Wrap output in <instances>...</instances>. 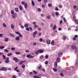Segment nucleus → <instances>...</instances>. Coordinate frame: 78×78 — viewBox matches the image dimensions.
I'll return each instance as SVG.
<instances>
[{"instance_id":"nucleus-1","label":"nucleus","mask_w":78,"mask_h":78,"mask_svg":"<svg viewBox=\"0 0 78 78\" xmlns=\"http://www.w3.org/2000/svg\"><path fill=\"white\" fill-rule=\"evenodd\" d=\"M9 58H8V57H7L6 58H5V63H7V64H8V63H9Z\"/></svg>"},{"instance_id":"nucleus-2","label":"nucleus","mask_w":78,"mask_h":78,"mask_svg":"<svg viewBox=\"0 0 78 78\" xmlns=\"http://www.w3.org/2000/svg\"><path fill=\"white\" fill-rule=\"evenodd\" d=\"M13 60L15 61V62H19V59H18L16 57H14L13 58Z\"/></svg>"},{"instance_id":"nucleus-3","label":"nucleus","mask_w":78,"mask_h":78,"mask_svg":"<svg viewBox=\"0 0 78 78\" xmlns=\"http://www.w3.org/2000/svg\"><path fill=\"white\" fill-rule=\"evenodd\" d=\"M0 70H7V69L5 67H2L1 68V69H0Z\"/></svg>"},{"instance_id":"nucleus-4","label":"nucleus","mask_w":78,"mask_h":78,"mask_svg":"<svg viewBox=\"0 0 78 78\" xmlns=\"http://www.w3.org/2000/svg\"><path fill=\"white\" fill-rule=\"evenodd\" d=\"M26 57L28 58H34V56H31V55L30 54L27 55Z\"/></svg>"},{"instance_id":"nucleus-5","label":"nucleus","mask_w":78,"mask_h":78,"mask_svg":"<svg viewBox=\"0 0 78 78\" xmlns=\"http://www.w3.org/2000/svg\"><path fill=\"white\" fill-rule=\"evenodd\" d=\"M47 44H50L51 42L50 41V40H47Z\"/></svg>"},{"instance_id":"nucleus-6","label":"nucleus","mask_w":78,"mask_h":78,"mask_svg":"<svg viewBox=\"0 0 78 78\" xmlns=\"http://www.w3.org/2000/svg\"><path fill=\"white\" fill-rule=\"evenodd\" d=\"M71 48L72 49H75L76 48V46L75 45H73L71 46Z\"/></svg>"},{"instance_id":"nucleus-7","label":"nucleus","mask_w":78,"mask_h":78,"mask_svg":"<svg viewBox=\"0 0 78 78\" xmlns=\"http://www.w3.org/2000/svg\"><path fill=\"white\" fill-rule=\"evenodd\" d=\"M15 39H16V41H20V37H19V36H18L16 37Z\"/></svg>"},{"instance_id":"nucleus-8","label":"nucleus","mask_w":78,"mask_h":78,"mask_svg":"<svg viewBox=\"0 0 78 78\" xmlns=\"http://www.w3.org/2000/svg\"><path fill=\"white\" fill-rule=\"evenodd\" d=\"M31 5L33 6H34L35 3H34V2L33 0H32L31 1Z\"/></svg>"},{"instance_id":"nucleus-9","label":"nucleus","mask_w":78,"mask_h":78,"mask_svg":"<svg viewBox=\"0 0 78 78\" xmlns=\"http://www.w3.org/2000/svg\"><path fill=\"white\" fill-rule=\"evenodd\" d=\"M38 51L40 53H42L44 52V51L42 49H39Z\"/></svg>"},{"instance_id":"nucleus-10","label":"nucleus","mask_w":78,"mask_h":78,"mask_svg":"<svg viewBox=\"0 0 78 78\" xmlns=\"http://www.w3.org/2000/svg\"><path fill=\"white\" fill-rule=\"evenodd\" d=\"M19 8L21 11H22L23 10V9H22V6L21 5H20L19 6Z\"/></svg>"},{"instance_id":"nucleus-11","label":"nucleus","mask_w":78,"mask_h":78,"mask_svg":"<svg viewBox=\"0 0 78 78\" xmlns=\"http://www.w3.org/2000/svg\"><path fill=\"white\" fill-rule=\"evenodd\" d=\"M60 60L61 59H60V58L59 57L57 58V61L58 62H60Z\"/></svg>"},{"instance_id":"nucleus-12","label":"nucleus","mask_w":78,"mask_h":78,"mask_svg":"<svg viewBox=\"0 0 78 78\" xmlns=\"http://www.w3.org/2000/svg\"><path fill=\"white\" fill-rule=\"evenodd\" d=\"M62 55H63V53H60L58 55V57H61V56H62Z\"/></svg>"},{"instance_id":"nucleus-13","label":"nucleus","mask_w":78,"mask_h":78,"mask_svg":"<svg viewBox=\"0 0 78 78\" xmlns=\"http://www.w3.org/2000/svg\"><path fill=\"white\" fill-rule=\"evenodd\" d=\"M11 27L12 29H14V26L13 24H11Z\"/></svg>"},{"instance_id":"nucleus-14","label":"nucleus","mask_w":78,"mask_h":78,"mask_svg":"<svg viewBox=\"0 0 78 78\" xmlns=\"http://www.w3.org/2000/svg\"><path fill=\"white\" fill-rule=\"evenodd\" d=\"M51 44L52 45H54V44H55V41L54 40H52L51 41Z\"/></svg>"},{"instance_id":"nucleus-15","label":"nucleus","mask_w":78,"mask_h":78,"mask_svg":"<svg viewBox=\"0 0 78 78\" xmlns=\"http://www.w3.org/2000/svg\"><path fill=\"white\" fill-rule=\"evenodd\" d=\"M10 36H11V37H15V35L12 34H10Z\"/></svg>"},{"instance_id":"nucleus-16","label":"nucleus","mask_w":78,"mask_h":78,"mask_svg":"<svg viewBox=\"0 0 78 78\" xmlns=\"http://www.w3.org/2000/svg\"><path fill=\"white\" fill-rule=\"evenodd\" d=\"M15 11L16 12H19V9L17 8H15Z\"/></svg>"},{"instance_id":"nucleus-17","label":"nucleus","mask_w":78,"mask_h":78,"mask_svg":"<svg viewBox=\"0 0 78 78\" xmlns=\"http://www.w3.org/2000/svg\"><path fill=\"white\" fill-rule=\"evenodd\" d=\"M24 8H27L28 7V5L27 3H25L24 5Z\"/></svg>"},{"instance_id":"nucleus-18","label":"nucleus","mask_w":78,"mask_h":78,"mask_svg":"<svg viewBox=\"0 0 78 78\" xmlns=\"http://www.w3.org/2000/svg\"><path fill=\"white\" fill-rule=\"evenodd\" d=\"M24 62V61H21L19 63V65H21V64H22Z\"/></svg>"},{"instance_id":"nucleus-19","label":"nucleus","mask_w":78,"mask_h":78,"mask_svg":"<svg viewBox=\"0 0 78 78\" xmlns=\"http://www.w3.org/2000/svg\"><path fill=\"white\" fill-rule=\"evenodd\" d=\"M51 14L52 16L53 17H55V12H51Z\"/></svg>"},{"instance_id":"nucleus-20","label":"nucleus","mask_w":78,"mask_h":78,"mask_svg":"<svg viewBox=\"0 0 78 78\" xmlns=\"http://www.w3.org/2000/svg\"><path fill=\"white\" fill-rule=\"evenodd\" d=\"M2 25L3 27H6V24H5V23H3L2 24Z\"/></svg>"},{"instance_id":"nucleus-21","label":"nucleus","mask_w":78,"mask_h":78,"mask_svg":"<svg viewBox=\"0 0 78 78\" xmlns=\"http://www.w3.org/2000/svg\"><path fill=\"white\" fill-rule=\"evenodd\" d=\"M67 39V37H66L64 36L63 37V40L64 41H66V39Z\"/></svg>"},{"instance_id":"nucleus-22","label":"nucleus","mask_w":78,"mask_h":78,"mask_svg":"<svg viewBox=\"0 0 78 78\" xmlns=\"http://www.w3.org/2000/svg\"><path fill=\"white\" fill-rule=\"evenodd\" d=\"M34 28H36L38 27V26H37V25L36 24V25H34Z\"/></svg>"},{"instance_id":"nucleus-23","label":"nucleus","mask_w":78,"mask_h":78,"mask_svg":"<svg viewBox=\"0 0 78 78\" xmlns=\"http://www.w3.org/2000/svg\"><path fill=\"white\" fill-rule=\"evenodd\" d=\"M24 26L25 28H27V27H28V24H26L24 25Z\"/></svg>"},{"instance_id":"nucleus-24","label":"nucleus","mask_w":78,"mask_h":78,"mask_svg":"<svg viewBox=\"0 0 78 78\" xmlns=\"http://www.w3.org/2000/svg\"><path fill=\"white\" fill-rule=\"evenodd\" d=\"M11 55H12V53H9L7 54L8 56H11Z\"/></svg>"},{"instance_id":"nucleus-25","label":"nucleus","mask_w":78,"mask_h":78,"mask_svg":"<svg viewBox=\"0 0 78 78\" xmlns=\"http://www.w3.org/2000/svg\"><path fill=\"white\" fill-rule=\"evenodd\" d=\"M4 51H5V52L6 53H8V52H9V51L8 50V49H5L4 50Z\"/></svg>"},{"instance_id":"nucleus-26","label":"nucleus","mask_w":78,"mask_h":78,"mask_svg":"<svg viewBox=\"0 0 78 78\" xmlns=\"http://www.w3.org/2000/svg\"><path fill=\"white\" fill-rule=\"evenodd\" d=\"M15 53L16 55H20L21 53L20 52H15Z\"/></svg>"},{"instance_id":"nucleus-27","label":"nucleus","mask_w":78,"mask_h":78,"mask_svg":"<svg viewBox=\"0 0 78 78\" xmlns=\"http://www.w3.org/2000/svg\"><path fill=\"white\" fill-rule=\"evenodd\" d=\"M33 72L35 74H37V72L35 70H33Z\"/></svg>"},{"instance_id":"nucleus-28","label":"nucleus","mask_w":78,"mask_h":78,"mask_svg":"<svg viewBox=\"0 0 78 78\" xmlns=\"http://www.w3.org/2000/svg\"><path fill=\"white\" fill-rule=\"evenodd\" d=\"M5 42H8V39L7 38H5Z\"/></svg>"},{"instance_id":"nucleus-29","label":"nucleus","mask_w":78,"mask_h":78,"mask_svg":"<svg viewBox=\"0 0 78 78\" xmlns=\"http://www.w3.org/2000/svg\"><path fill=\"white\" fill-rule=\"evenodd\" d=\"M51 17V16H50V15H49L47 17V19H50Z\"/></svg>"},{"instance_id":"nucleus-30","label":"nucleus","mask_w":78,"mask_h":78,"mask_svg":"<svg viewBox=\"0 0 78 78\" xmlns=\"http://www.w3.org/2000/svg\"><path fill=\"white\" fill-rule=\"evenodd\" d=\"M75 61H76V65L78 64V62H77V61H78V58L76 59Z\"/></svg>"},{"instance_id":"nucleus-31","label":"nucleus","mask_w":78,"mask_h":78,"mask_svg":"<svg viewBox=\"0 0 78 78\" xmlns=\"http://www.w3.org/2000/svg\"><path fill=\"white\" fill-rule=\"evenodd\" d=\"M48 6L49 7H52V5H51V4H48Z\"/></svg>"},{"instance_id":"nucleus-32","label":"nucleus","mask_w":78,"mask_h":78,"mask_svg":"<svg viewBox=\"0 0 78 78\" xmlns=\"http://www.w3.org/2000/svg\"><path fill=\"white\" fill-rule=\"evenodd\" d=\"M56 28V25H54V26L53 27V30H55Z\"/></svg>"},{"instance_id":"nucleus-33","label":"nucleus","mask_w":78,"mask_h":78,"mask_svg":"<svg viewBox=\"0 0 78 78\" xmlns=\"http://www.w3.org/2000/svg\"><path fill=\"white\" fill-rule=\"evenodd\" d=\"M39 41L40 42H42V41H43V39H42V38H41L39 39Z\"/></svg>"},{"instance_id":"nucleus-34","label":"nucleus","mask_w":78,"mask_h":78,"mask_svg":"<svg viewBox=\"0 0 78 78\" xmlns=\"http://www.w3.org/2000/svg\"><path fill=\"white\" fill-rule=\"evenodd\" d=\"M5 46H2L0 47V49H3L5 48Z\"/></svg>"},{"instance_id":"nucleus-35","label":"nucleus","mask_w":78,"mask_h":78,"mask_svg":"<svg viewBox=\"0 0 78 78\" xmlns=\"http://www.w3.org/2000/svg\"><path fill=\"white\" fill-rule=\"evenodd\" d=\"M55 15L57 16H58L59 15V12H55Z\"/></svg>"},{"instance_id":"nucleus-36","label":"nucleus","mask_w":78,"mask_h":78,"mask_svg":"<svg viewBox=\"0 0 78 78\" xmlns=\"http://www.w3.org/2000/svg\"><path fill=\"white\" fill-rule=\"evenodd\" d=\"M39 50H38L37 51H36L35 52V54H36V55H37V54H38V53H39Z\"/></svg>"},{"instance_id":"nucleus-37","label":"nucleus","mask_w":78,"mask_h":78,"mask_svg":"<svg viewBox=\"0 0 78 78\" xmlns=\"http://www.w3.org/2000/svg\"><path fill=\"white\" fill-rule=\"evenodd\" d=\"M39 66H38L37 67L38 69H40L42 67V66L41 65H39Z\"/></svg>"},{"instance_id":"nucleus-38","label":"nucleus","mask_w":78,"mask_h":78,"mask_svg":"<svg viewBox=\"0 0 78 78\" xmlns=\"http://www.w3.org/2000/svg\"><path fill=\"white\" fill-rule=\"evenodd\" d=\"M2 57H3V59H6V56H5V55H3Z\"/></svg>"},{"instance_id":"nucleus-39","label":"nucleus","mask_w":78,"mask_h":78,"mask_svg":"<svg viewBox=\"0 0 78 78\" xmlns=\"http://www.w3.org/2000/svg\"><path fill=\"white\" fill-rule=\"evenodd\" d=\"M37 31H34V32L33 34H35V35H36V34H37Z\"/></svg>"},{"instance_id":"nucleus-40","label":"nucleus","mask_w":78,"mask_h":78,"mask_svg":"<svg viewBox=\"0 0 78 78\" xmlns=\"http://www.w3.org/2000/svg\"><path fill=\"white\" fill-rule=\"evenodd\" d=\"M37 10H38V11H39V12H41V9L40 8H38Z\"/></svg>"},{"instance_id":"nucleus-41","label":"nucleus","mask_w":78,"mask_h":78,"mask_svg":"<svg viewBox=\"0 0 78 78\" xmlns=\"http://www.w3.org/2000/svg\"><path fill=\"white\" fill-rule=\"evenodd\" d=\"M75 21L76 22V23L78 24V20H75Z\"/></svg>"},{"instance_id":"nucleus-42","label":"nucleus","mask_w":78,"mask_h":78,"mask_svg":"<svg viewBox=\"0 0 78 78\" xmlns=\"http://www.w3.org/2000/svg\"><path fill=\"white\" fill-rule=\"evenodd\" d=\"M53 70L54 71V72H57V71H58V70H57V69H56V68H53Z\"/></svg>"},{"instance_id":"nucleus-43","label":"nucleus","mask_w":78,"mask_h":78,"mask_svg":"<svg viewBox=\"0 0 78 78\" xmlns=\"http://www.w3.org/2000/svg\"><path fill=\"white\" fill-rule=\"evenodd\" d=\"M57 62H55V67H58V65H57Z\"/></svg>"},{"instance_id":"nucleus-44","label":"nucleus","mask_w":78,"mask_h":78,"mask_svg":"<svg viewBox=\"0 0 78 78\" xmlns=\"http://www.w3.org/2000/svg\"><path fill=\"white\" fill-rule=\"evenodd\" d=\"M55 11H58L59 10V9H58V7H56L55 8Z\"/></svg>"},{"instance_id":"nucleus-45","label":"nucleus","mask_w":78,"mask_h":78,"mask_svg":"<svg viewBox=\"0 0 78 78\" xmlns=\"http://www.w3.org/2000/svg\"><path fill=\"white\" fill-rule=\"evenodd\" d=\"M25 67V65H22V68L23 69H24Z\"/></svg>"},{"instance_id":"nucleus-46","label":"nucleus","mask_w":78,"mask_h":78,"mask_svg":"<svg viewBox=\"0 0 78 78\" xmlns=\"http://www.w3.org/2000/svg\"><path fill=\"white\" fill-rule=\"evenodd\" d=\"M44 58V55H41L40 57V59H42V58Z\"/></svg>"},{"instance_id":"nucleus-47","label":"nucleus","mask_w":78,"mask_h":78,"mask_svg":"<svg viewBox=\"0 0 78 78\" xmlns=\"http://www.w3.org/2000/svg\"><path fill=\"white\" fill-rule=\"evenodd\" d=\"M19 37H22V35L20 34H20H19Z\"/></svg>"},{"instance_id":"nucleus-48","label":"nucleus","mask_w":78,"mask_h":78,"mask_svg":"<svg viewBox=\"0 0 78 78\" xmlns=\"http://www.w3.org/2000/svg\"><path fill=\"white\" fill-rule=\"evenodd\" d=\"M21 4L22 5H24V4H25V2H24V1H22L21 2Z\"/></svg>"},{"instance_id":"nucleus-49","label":"nucleus","mask_w":78,"mask_h":78,"mask_svg":"<svg viewBox=\"0 0 78 78\" xmlns=\"http://www.w3.org/2000/svg\"><path fill=\"white\" fill-rule=\"evenodd\" d=\"M20 28H22V29H23V28H24V26H23L22 25H21L20 26Z\"/></svg>"},{"instance_id":"nucleus-50","label":"nucleus","mask_w":78,"mask_h":78,"mask_svg":"<svg viewBox=\"0 0 78 78\" xmlns=\"http://www.w3.org/2000/svg\"><path fill=\"white\" fill-rule=\"evenodd\" d=\"M37 44V43L36 42H34V43L33 45L34 46H36Z\"/></svg>"},{"instance_id":"nucleus-51","label":"nucleus","mask_w":78,"mask_h":78,"mask_svg":"<svg viewBox=\"0 0 78 78\" xmlns=\"http://www.w3.org/2000/svg\"><path fill=\"white\" fill-rule=\"evenodd\" d=\"M58 7L59 8H62V6L61 5H58Z\"/></svg>"},{"instance_id":"nucleus-52","label":"nucleus","mask_w":78,"mask_h":78,"mask_svg":"<svg viewBox=\"0 0 78 78\" xmlns=\"http://www.w3.org/2000/svg\"><path fill=\"white\" fill-rule=\"evenodd\" d=\"M11 12L12 14H14V11L13 10L11 11Z\"/></svg>"},{"instance_id":"nucleus-53","label":"nucleus","mask_w":78,"mask_h":78,"mask_svg":"<svg viewBox=\"0 0 78 78\" xmlns=\"http://www.w3.org/2000/svg\"><path fill=\"white\" fill-rule=\"evenodd\" d=\"M12 17L14 19L16 18V15H12Z\"/></svg>"},{"instance_id":"nucleus-54","label":"nucleus","mask_w":78,"mask_h":78,"mask_svg":"<svg viewBox=\"0 0 78 78\" xmlns=\"http://www.w3.org/2000/svg\"><path fill=\"white\" fill-rule=\"evenodd\" d=\"M63 20L65 22H66V19L65 17L63 18Z\"/></svg>"},{"instance_id":"nucleus-55","label":"nucleus","mask_w":78,"mask_h":78,"mask_svg":"<svg viewBox=\"0 0 78 78\" xmlns=\"http://www.w3.org/2000/svg\"><path fill=\"white\" fill-rule=\"evenodd\" d=\"M44 63L45 64H48V62L47 61H46L44 62Z\"/></svg>"},{"instance_id":"nucleus-56","label":"nucleus","mask_w":78,"mask_h":78,"mask_svg":"<svg viewBox=\"0 0 78 78\" xmlns=\"http://www.w3.org/2000/svg\"><path fill=\"white\" fill-rule=\"evenodd\" d=\"M45 58L46 59H47L48 58V55H45Z\"/></svg>"},{"instance_id":"nucleus-57","label":"nucleus","mask_w":78,"mask_h":78,"mask_svg":"<svg viewBox=\"0 0 78 78\" xmlns=\"http://www.w3.org/2000/svg\"><path fill=\"white\" fill-rule=\"evenodd\" d=\"M29 29L30 30V31H33V28H32V27H29Z\"/></svg>"},{"instance_id":"nucleus-58","label":"nucleus","mask_w":78,"mask_h":78,"mask_svg":"<svg viewBox=\"0 0 78 78\" xmlns=\"http://www.w3.org/2000/svg\"><path fill=\"white\" fill-rule=\"evenodd\" d=\"M11 50H12V51H13V50H15V48H11Z\"/></svg>"},{"instance_id":"nucleus-59","label":"nucleus","mask_w":78,"mask_h":78,"mask_svg":"<svg viewBox=\"0 0 78 78\" xmlns=\"http://www.w3.org/2000/svg\"><path fill=\"white\" fill-rule=\"evenodd\" d=\"M15 33L16 34H20V33L19 32H15Z\"/></svg>"},{"instance_id":"nucleus-60","label":"nucleus","mask_w":78,"mask_h":78,"mask_svg":"<svg viewBox=\"0 0 78 78\" xmlns=\"http://www.w3.org/2000/svg\"><path fill=\"white\" fill-rule=\"evenodd\" d=\"M33 72H30L29 73V75H33Z\"/></svg>"},{"instance_id":"nucleus-61","label":"nucleus","mask_w":78,"mask_h":78,"mask_svg":"<svg viewBox=\"0 0 78 78\" xmlns=\"http://www.w3.org/2000/svg\"><path fill=\"white\" fill-rule=\"evenodd\" d=\"M60 75L62 76V77L64 76V75L62 73H60Z\"/></svg>"},{"instance_id":"nucleus-62","label":"nucleus","mask_w":78,"mask_h":78,"mask_svg":"<svg viewBox=\"0 0 78 78\" xmlns=\"http://www.w3.org/2000/svg\"><path fill=\"white\" fill-rule=\"evenodd\" d=\"M53 27V24L52 23L50 25V27Z\"/></svg>"},{"instance_id":"nucleus-63","label":"nucleus","mask_w":78,"mask_h":78,"mask_svg":"<svg viewBox=\"0 0 78 78\" xmlns=\"http://www.w3.org/2000/svg\"><path fill=\"white\" fill-rule=\"evenodd\" d=\"M33 24H34V25H36V23L35 22H33Z\"/></svg>"},{"instance_id":"nucleus-64","label":"nucleus","mask_w":78,"mask_h":78,"mask_svg":"<svg viewBox=\"0 0 78 78\" xmlns=\"http://www.w3.org/2000/svg\"><path fill=\"white\" fill-rule=\"evenodd\" d=\"M12 78H16V76L15 75H13L12 76Z\"/></svg>"}]
</instances>
